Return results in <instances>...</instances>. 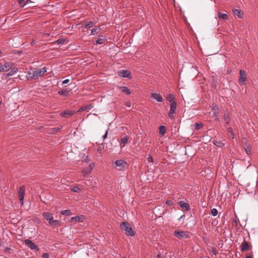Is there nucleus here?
Returning <instances> with one entry per match:
<instances>
[{"label": "nucleus", "instance_id": "1", "mask_svg": "<svg viewBox=\"0 0 258 258\" xmlns=\"http://www.w3.org/2000/svg\"><path fill=\"white\" fill-rule=\"evenodd\" d=\"M46 71L45 67L38 69L36 71L30 70L28 72V75L31 79H37L38 77L42 76Z\"/></svg>", "mask_w": 258, "mask_h": 258}, {"label": "nucleus", "instance_id": "2", "mask_svg": "<svg viewBox=\"0 0 258 258\" xmlns=\"http://www.w3.org/2000/svg\"><path fill=\"white\" fill-rule=\"evenodd\" d=\"M121 230L125 231V234L127 236H133L135 235V233L128 222H122L120 224Z\"/></svg>", "mask_w": 258, "mask_h": 258}, {"label": "nucleus", "instance_id": "3", "mask_svg": "<svg viewBox=\"0 0 258 258\" xmlns=\"http://www.w3.org/2000/svg\"><path fill=\"white\" fill-rule=\"evenodd\" d=\"M43 218L46 219L49 222V224L51 225H57L59 223L57 220H54L53 218V215L52 213L49 212H45L43 214Z\"/></svg>", "mask_w": 258, "mask_h": 258}, {"label": "nucleus", "instance_id": "4", "mask_svg": "<svg viewBox=\"0 0 258 258\" xmlns=\"http://www.w3.org/2000/svg\"><path fill=\"white\" fill-rule=\"evenodd\" d=\"M174 235L178 239L188 238L190 237L189 233L184 231L175 230L174 232Z\"/></svg>", "mask_w": 258, "mask_h": 258}, {"label": "nucleus", "instance_id": "5", "mask_svg": "<svg viewBox=\"0 0 258 258\" xmlns=\"http://www.w3.org/2000/svg\"><path fill=\"white\" fill-rule=\"evenodd\" d=\"M127 166V163L122 159L117 160L114 162V168L117 170H122Z\"/></svg>", "mask_w": 258, "mask_h": 258}, {"label": "nucleus", "instance_id": "6", "mask_svg": "<svg viewBox=\"0 0 258 258\" xmlns=\"http://www.w3.org/2000/svg\"><path fill=\"white\" fill-rule=\"evenodd\" d=\"M176 109V103L175 102H172L170 104V108L168 113V116L171 119L174 117V114L175 113Z\"/></svg>", "mask_w": 258, "mask_h": 258}, {"label": "nucleus", "instance_id": "7", "mask_svg": "<svg viewBox=\"0 0 258 258\" xmlns=\"http://www.w3.org/2000/svg\"><path fill=\"white\" fill-rule=\"evenodd\" d=\"M13 66V63L12 62H8L4 64L0 63V72L8 71V70L12 69Z\"/></svg>", "mask_w": 258, "mask_h": 258}, {"label": "nucleus", "instance_id": "8", "mask_svg": "<svg viewBox=\"0 0 258 258\" xmlns=\"http://www.w3.org/2000/svg\"><path fill=\"white\" fill-rule=\"evenodd\" d=\"M118 76L122 78H131V73L129 70H121L117 73Z\"/></svg>", "mask_w": 258, "mask_h": 258}, {"label": "nucleus", "instance_id": "9", "mask_svg": "<svg viewBox=\"0 0 258 258\" xmlns=\"http://www.w3.org/2000/svg\"><path fill=\"white\" fill-rule=\"evenodd\" d=\"M24 243L31 249H34L37 251L39 250V247L35 243H34L32 240L30 239H25Z\"/></svg>", "mask_w": 258, "mask_h": 258}, {"label": "nucleus", "instance_id": "10", "mask_svg": "<svg viewBox=\"0 0 258 258\" xmlns=\"http://www.w3.org/2000/svg\"><path fill=\"white\" fill-rule=\"evenodd\" d=\"M25 192V187L23 186H21L18 191V194L19 197L20 203L22 205H23V200L24 199Z\"/></svg>", "mask_w": 258, "mask_h": 258}, {"label": "nucleus", "instance_id": "11", "mask_svg": "<svg viewBox=\"0 0 258 258\" xmlns=\"http://www.w3.org/2000/svg\"><path fill=\"white\" fill-rule=\"evenodd\" d=\"M246 80V74L244 71H240L239 82L244 84Z\"/></svg>", "mask_w": 258, "mask_h": 258}, {"label": "nucleus", "instance_id": "12", "mask_svg": "<svg viewBox=\"0 0 258 258\" xmlns=\"http://www.w3.org/2000/svg\"><path fill=\"white\" fill-rule=\"evenodd\" d=\"M151 97L158 102H161L163 101L162 97L160 94L152 93Z\"/></svg>", "mask_w": 258, "mask_h": 258}, {"label": "nucleus", "instance_id": "13", "mask_svg": "<svg viewBox=\"0 0 258 258\" xmlns=\"http://www.w3.org/2000/svg\"><path fill=\"white\" fill-rule=\"evenodd\" d=\"M178 203L179 206L185 210L188 211L190 210L189 205L188 203L182 201H179Z\"/></svg>", "mask_w": 258, "mask_h": 258}, {"label": "nucleus", "instance_id": "14", "mask_svg": "<svg viewBox=\"0 0 258 258\" xmlns=\"http://www.w3.org/2000/svg\"><path fill=\"white\" fill-rule=\"evenodd\" d=\"M213 144L218 147L222 148L225 145V141H220L216 140L213 141Z\"/></svg>", "mask_w": 258, "mask_h": 258}, {"label": "nucleus", "instance_id": "15", "mask_svg": "<svg viewBox=\"0 0 258 258\" xmlns=\"http://www.w3.org/2000/svg\"><path fill=\"white\" fill-rule=\"evenodd\" d=\"M249 248V246L248 245V243L247 241L245 240H244L243 242L241 243V248L240 250L241 251H245L248 250Z\"/></svg>", "mask_w": 258, "mask_h": 258}, {"label": "nucleus", "instance_id": "16", "mask_svg": "<svg viewBox=\"0 0 258 258\" xmlns=\"http://www.w3.org/2000/svg\"><path fill=\"white\" fill-rule=\"evenodd\" d=\"M92 107H93V106H92L91 104L86 105L85 106H82L81 107H80L78 109V112H80L86 111V110H89Z\"/></svg>", "mask_w": 258, "mask_h": 258}, {"label": "nucleus", "instance_id": "17", "mask_svg": "<svg viewBox=\"0 0 258 258\" xmlns=\"http://www.w3.org/2000/svg\"><path fill=\"white\" fill-rule=\"evenodd\" d=\"M118 88L121 92L125 93V94H126L127 95H129L131 94V91H130V89L127 87L119 86Z\"/></svg>", "mask_w": 258, "mask_h": 258}, {"label": "nucleus", "instance_id": "18", "mask_svg": "<svg viewBox=\"0 0 258 258\" xmlns=\"http://www.w3.org/2000/svg\"><path fill=\"white\" fill-rule=\"evenodd\" d=\"M82 219H83V218L82 217H80V216H76V217H72L71 220H70V221L71 222H81V221H82Z\"/></svg>", "mask_w": 258, "mask_h": 258}, {"label": "nucleus", "instance_id": "19", "mask_svg": "<svg viewBox=\"0 0 258 258\" xmlns=\"http://www.w3.org/2000/svg\"><path fill=\"white\" fill-rule=\"evenodd\" d=\"M74 114V112L70 110H66L61 113V115L63 117H66L67 115L71 116Z\"/></svg>", "mask_w": 258, "mask_h": 258}, {"label": "nucleus", "instance_id": "20", "mask_svg": "<svg viewBox=\"0 0 258 258\" xmlns=\"http://www.w3.org/2000/svg\"><path fill=\"white\" fill-rule=\"evenodd\" d=\"M233 13L235 16H237L239 18H241L242 17V14L241 13V11L240 10H238V9L234 10Z\"/></svg>", "mask_w": 258, "mask_h": 258}, {"label": "nucleus", "instance_id": "21", "mask_svg": "<svg viewBox=\"0 0 258 258\" xmlns=\"http://www.w3.org/2000/svg\"><path fill=\"white\" fill-rule=\"evenodd\" d=\"M58 94L63 96H67L69 95V92L66 89H62L58 92Z\"/></svg>", "mask_w": 258, "mask_h": 258}, {"label": "nucleus", "instance_id": "22", "mask_svg": "<svg viewBox=\"0 0 258 258\" xmlns=\"http://www.w3.org/2000/svg\"><path fill=\"white\" fill-rule=\"evenodd\" d=\"M166 132V127L164 125H160L159 126V134L163 136L165 134Z\"/></svg>", "mask_w": 258, "mask_h": 258}, {"label": "nucleus", "instance_id": "23", "mask_svg": "<svg viewBox=\"0 0 258 258\" xmlns=\"http://www.w3.org/2000/svg\"><path fill=\"white\" fill-rule=\"evenodd\" d=\"M243 148L247 155H250L251 153V148L250 146L248 145L244 146Z\"/></svg>", "mask_w": 258, "mask_h": 258}, {"label": "nucleus", "instance_id": "24", "mask_svg": "<svg viewBox=\"0 0 258 258\" xmlns=\"http://www.w3.org/2000/svg\"><path fill=\"white\" fill-rule=\"evenodd\" d=\"M224 119L226 124H229L230 121V115L229 113H225L224 115Z\"/></svg>", "mask_w": 258, "mask_h": 258}, {"label": "nucleus", "instance_id": "25", "mask_svg": "<svg viewBox=\"0 0 258 258\" xmlns=\"http://www.w3.org/2000/svg\"><path fill=\"white\" fill-rule=\"evenodd\" d=\"M218 18L219 19H222L223 20H227L228 16L226 14H222L221 13H219L218 14Z\"/></svg>", "mask_w": 258, "mask_h": 258}, {"label": "nucleus", "instance_id": "26", "mask_svg": "<svg viewBox=\"0 0 258 258\" xmlns=\"http://www.w3.org/2000/svg\"><path fill=\"white\" fill-rule=\"evenodd\" d=\"M128 139V137L127 136H125L124 137H123L121 139V144H123V147L125 146V144L126 143Z\"/></svg>", "mask_w": 258, "mask_h": 258}, {"label": "nucleus", "instance_id": "27", "mask_svg": "<svg viewBox=\"0 0 258 258\" xmlns=\"http://www.w3.org/2000/svg\"><path fill=\"white\" fill-rule=\"evenodd\" d=\"M101 30V28H93L91 30V35H94L95 33H99Z\"/></svg>", "mask_w": 258, "mask_h": 258}, {"label": "nucleus", "instance_id": "28", "mask_svg": "<svg viewBox=\"0 0 258 258\" xmlns=\"http://www.w3.org/2000/svg\"><path fill=\"white\" fill-rule=\"evenodd\" d=\"M106 40V39L105 38H98L96 41V44H103L104 41Z\"/></svg>", "mask_w": 258, "mask_h": 258}, {"label": "nucleus", "instance_id": "29", "mask_svg": "<svg viewBox=\"0 0 258 258\" xmlns=\"http://www.w3.org/2000/svg\"><path fill=\"white\" fill-rule=\"evenodd\" d=\"M82 174L83 175L84 177H85L87 176L88 174H89L91 172L88 170V169L87 168L86 169H84L82 171Z\"/></svg>", "mask_w": 258, "mask_h": 258}, {"label": "nucleus", "instance_id": "30", "mask_svg": "<svg viewBox=\"0 0 258 258\" xmlns=\"http://www.w3.org/2000/svg\"><path fill=\"white\" fill-rule=\"evenodd\" d=\"M61 214L63 215H70L71 214V211L69 210H65L62 211Z\"/></svg>", "mask_w": 258, "mask_h": 258}, {"label": "nucleus", "instance_id": "31", "mask_svg": "<svg viewBox=\"0 0 258 258\" xmlns=\"http://www.w3.org/2000/svg\"><path fill=\"white\" fill-rule=\"evenodd\" d=\"M218 210L216 208H213L211 210V213L212 216H216L218 214Z\"/></svg>", "mask_w": 258, "mask_h": 258}, {"label": "nucleus", "instance_id": "32", "mask_svg": "<svg viewBox=\"0 0 258 258\" xmlns=\"http://www.w3.org/2000/svg\"><path fill=\"white\" fill-rule=\"evenodd\" d=\"M94 25V23L93 22H89L88 23L85 25V28H90L92 27Z\"/></svg>", "mask_w": 258, "mask_h": 258}, {"label": "nucleus", "instance_id": "33", "mask_svg": "<svg viewBox=\"0 0 258 258\" xmlns=\"http://www.w3.org/2000/svg\"><path fill=\"white\" fill-rule=\"evenodd\" d=\"M167 99L171 103L173 102V100L174 99V97L173 95L171 94L167 95Z\"/></svg>", "mask_w": 258, "mask_h": 258}, {"label": "nucleus", "instance_id": "34", "mask_svg": "<svg viewBox=\"0 0 258 258\" xmlns=\"http://www.w3.org/2000/svg\"><path fill=\"white\" fill-rule=\"evenodd\" d=\"M18 71V68H13L12 69V70H11L10 72H11V74H12V75H15V74H16Z\"/></svg>", "mask_w": 258, "mask_h": 258}, {"label": "nucleus", "instance_id": "35", "mask_svg": "<svg viewBox=\"0 0 258 258\" xmlns=\"http://www.w3.org/2000/svg\"><path fill=\"white\" fill-rule=\"evenodd\" d=\"M72 190L75 192H79L81 190V189L78 186H74L72 188Z\"/></svg>", "mask_w": 258, "mask_h": 258}, {"label": "nucleus", "instance_id": "36", "mask_svg": "<svg viewBox=\"0 0 258 258\" xmlns=\"http://www.w3.org/2000/svg\"><path fill=\"white\" fill-rule=\"evenodd\" d=\"M203 126L202 123H195V128L196 130H199Z\"/></svg>", "mask_w": 258, "mask_h": 258}, {"label": "nucleus", "instance_id": "37", "mask_svg": "<svg viewBox=\"0 0 258 258\" xmlns=\"http://www.w3.org/2000/svg\"><path fill=\"white\" fill-rule=\"evenodd\" d=\"M241 141H242V144L244 145V146L248 145V143H247V140L246 139V138H245V137L242 138L241 139Z\"/></svg>", "mask_w": 258, "mask_h": 258}, {"label": "nucleus", "instance_id": "38", "mask_svg": "<svg viewBox=\"0 0 258 258\" xmlns=\"http://www.w3.org/2000/svg\"><path fill=\"white\" fill-rule=\"evenodd\" d=\"M147 159L148 162H151L152 163H153L154 162L153 158L151 155H149Z\"/></svg>", "mask_w": 258, "mask_h": 258}, {"label": "nucleus", "instance_id": "39", "mask_svg": "<svg viewBox=\"0 0 258 258\" xmlns=\"http://www.w3.org/2000/svg\"><path fill=\"white\" fill-rule=\"evenodd\" d=\"M19 4L22 7H24L25 6L24 1L25 0H18Z\"/></svg>", "mask_w": 258, "mask_h": 258}, {"label": "nucleus", "instance_id": "40", "mask_svg": "<svg viewBox=\"0 0 258 258\" xmlns=\"http://www.w3.org/2000/svg\"><path fill=\"white\" fill-rule=\"evenodd\" d=\"M64 41L63 39H59L58 40H56V43L58 44H63L64 43Z\"/></svg>", "mask_w": 258, "mask_h": 258}, {"label": "nucleus", "instance_id": "41", "mask_svg": "<svg viewBox=\"0 0 258 258\" xmlns=\"http://www.w3.org/2000/svg\"><path fill=\"white\" fill-rule=\"evenodd\" d=\"M93 167H94V165L93 164H90L89 166L88 167V170L91 172V170L93 169Z\"/></svg>", "mask_w": 258, "mask_h": 258}, {"label": "nucleus", "instance_id": "42", "mask_svg": "<svg viewBox=\"0 0 258 258\" xmlns=\"http://www.w3.org/2000/svg\"><path fill=\"white\" fill-rule=\"evenodd\" d=\"M42 258H49V254L47 253H44L42 254Z\"/></svg>", "mask_w": 258, "mask_h": 258}, {"label": "nucleus", "instance_id": "43", "mask_svg": "<svg viewBox=\"0 0 258 258\" xmlns=\"http://www.w3.org/2000/svg\"><path fill=\"white\" fill-rule=\"evenodd\" d=\"M125 105L127 107H130L131 106L132 103H131V102L130 101H127V102H125Z\"/></svg>", "mask_w": 258, "mask_h": 258}, {"label": "nucleus", "instance_id": "44", "mask_svg": "<svg viewBox=\"0 0 258 258\" xmlns=\"http://www.w3.org/2000/svg\"><path fill=\"white\" fill-rule=\"evenodd\" d=\"M173 203V202L171 200H167L166 202V204L168 205H172Z\"/></svg>", "mask_w": 258, "mask_h": 258}, {"label": "nucleus", "instance_id": "45", "mask_svg": "<svg viewBox=\"0 0 258 258\" xmlns=\"http://www.w3.org/2000/svg\"><path fill=\"white\" fill-rule=\"evenodd\" d=\"M107 134H108V130L106 131L105 134L102 137L103 140H104L107 138Z\"/></svg>", "mask_w": 258, "mask_h": 258}, {"label": "nucleus", "instance_id": "46", "mask_svg": "<svg viewBox=\"0 0 258 258\" xmlns=\"http://www.w3.org/2000/svg\"><path fill=\"white\" fill-rule=\"evenodd\" d=\"M227 131L229 132L230 134L232 133H233L232 128L231 127H228L227 128Z\"/></svg>", "mask_w": 258, "mask_h": 258}, {"label": "nucleus", "instance_id": "47", "mask_svg": "<svg viewBox=\"0 0 258 258\" xmlns=\"http://www.w3.org/2000/svg\"><path fill=\"white\" fill-rule=\"evenodd\" d=\"M69 79H66V80H63L62 82V84H67L69 82Z\"/></svg>", "mask_w": 258, "mask_h": 258}, {"label": "nucleus", "instance_id": "48", "mask_svg": "<svg viewBox=\"0 0 258 258\" xmlns=\"http://www.w3.org/2000/svg\"><path fill=\"white\" fill-rule=\"evenodd\" d=\"M212 252L214 254H215V255L217 254V251H216V249H215L213 248H212Z\"/></svg>", "mask_w": 258, "mask_h": 258}, {"label": "nucleus", "instance_id": "49", "mask_svg": "<svg viewBox=\"0 0 258 258\" xmlns=\"http://www.w3.org/2000/svg\"><path fill=\"white\" fill-rule=\"evenodd\" d=\"M13 76L12 74H11V72H10L8 74H6L7 77H10Z\"/></svg>", "mask_w": 258, "mask_h": 258}, {"label": "nucleus", "instance_id": "50", "mask_svg": "<svg viewBox=\"0 0 258 258\" xmlns=\"http://www.w3.org/2000/svg\"><path fill=\"white\" fill-rule=\"evenodd\" d=\"M230 135H231V136L232 138L234 139V137H235L234 133H231Z\"/></svg>", "mask_w": 258, "mask_h": 258}, {"label": "nucleus", "instance_id": "51", "mask_svg": "<svg viewBox=\"0 0 258 258\" xmlns=\"http://www.w3.org/2000/svg\"><path fill=\"white\" fill-rule=\"evenodd\" d=\"M29 2H30V0H27V1H26V3L24 4H25V6L26 4H28V3H29Z\"/></svg>", "mask_w": 258, "mask_h": 258}, {"label": "nucleus", "instance_id": "52", "mask_svg": "<svg viewBox=\"0 0 258 258\" xmlns=\"http://www.w3.org/2000/svg\"><path fill=\"white\" fill-rule=\"evenodd\" d=\"M161 257V255L160 254H158L157 255V258H160Z\"/></svg>", "mask_w": 258, "mask_h": 258}, {"label": "nucleus", "instance_id": "53", "mask_svg": "<svg viewBox=\"0 0 258 258\" xmlns=\"http://www.w3.org/2000/svg\"><path fill=\"white\" fill-rule=\"evenodd\" d=\"M246 258H252V257L250 255H248L246 257Z\"/></svg>", "mask_w": 258, "mask_h": 258}, {"label": "nucleus", "instance_id": "54", "mask_svg": "<svg viewBox=\"0 0 258 258\" xmlns=\"http://www.w3.org/2000/svg\"><path fill=\"white\" fill-rule=\"evenodd\" d=\"M182 217V216H181V217H180V218L178 219V220H180V219Z\"/></svg>", "mask_w": 258, "mask_h": 258}, {"label": "nucleus", "instance_id": "55", "mask_svg": "<svg viewBox=\"0 0 258 258\" xmlns=\"http://www.w3.org/2000/svg\"><path fill=\"white\" fill-rule=\"evenodd\" d=\"M32 43V44H33V43H35V42H34L33 41H32V43Z\"/></svg>", "mask_w": 258, "mask_h": 258}]
</instances>
